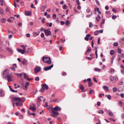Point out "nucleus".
I'll use <instances>...</instances> for the list:
<instances>
[{"label": "nucleus", "mask_w": 124, "mask_h": 124, "mask_svg": "<svg viewBox=\"0 0 124 124\" xmlns=\"http://www.w3.org/2000/svg\"><path fill=\"white\" fill-rule=\"evenodd\" d=\"M23 73L24 74V78L25 79H26L27 78V75H26V74H25V73Z\"/></svg>", "instance_id": "09e8293b"}, {"label": "nucleus", "mask_w": 124, "mask_h": 124, "mask_svg": "<svg viewBox=\"0 0 124 124\" xmlns=\"http://www.w3.org/2000/svg\"><path fill=\"white\" fill-rule=\"evenodd\" d=\"M29 85V83L28 82H26L25 84V87L23 88V89L25 90H26L27 89V88Z\"/></svg>", "instance_id": "9b49d317"}, {"label": "nucleus", "mask_w": 124, "mask_h": 124, "mask_svg": "<svg viewBox=\"0 0 124 124\" xmlns=\"http://www.w3.org/2000/svg\"><path fill=\"white\" fill-rule=\"evenodd\" d=\"M88 85L89 87L91 86L93 84L90 82H88Z\"/></svg>", "instance_id": "f704fd0d"}, {"label": "nucleus", "mask_w": 124, "mask_h": 124, "mask_svg": "<svg viewBox=\"0 0 124 124\" xmlns=\"http://www.w3.org/2000/svg\"><path fill=\"white\" fill-rule=\"evenodd\" d=\"M53 64H52L50 66L45 67L44 68V70L46 71L49 70H50L53 67Z\"/></svg>", "instance_id": "1a4fd4ad"}, {"label": "nucleus", "mask_w": 124, "mask_h": 124, "mask_svg": "<svg viewBox=\"0 0 124 124\" xmlns=\"http://www.w3.org/2000/svg\"><path fill=\"white\" fill-rule=\"evenodd\" d=\"M9 8L8 7L6 9V11L7 12H8L9 11Z\"/></svg>", "instance_id": "69168bd1"}, {"label": "nucleus", "mask_w": 124, "mask_h": 124, "mask_svg": "<svg viewBox=\"0 0 124 124\" xmlns=\"http://www.w3.org/2000/svg\"><path fill=\"white\" fill-rule=\"evenodd\" d=\"M18 25L19 27H21L22 25V23L19 22L18 23Z\"/></svg>", "instance_id": "680f3d73"}, {"label": "nucleus", "mask_w": 124, "mask_h": 124, "mask_svg": "<svg viewBox=\"0 0 124 124\" xmlns=\"http://www.w3.org/2000/svg\"><path fill=\"white\" fill-rule=\"evenodd\" d=\"M41 70L39 66H37L35 68V73L36 74L39 71Z\"/></svg>", "instance_id": "423d86ee"}, {"label": "nucleus", "mask_w": 124, "mask_h": 124, "mask_svg": "<svg viewBox=\"0 0 124 124\" xmlns=\"http://www.w3.org/2000/svg\"><path fill=\"white\" fill-rule=\"evenodd\" d=\"M116 16H112V19H115L116 18Z\"/></svg>", "instance_id": "774afa93"}, {"label": "nucleus", "mask_w": 124, "mask_h": 124, "mask_svg": "<svg viewBox=\"0 0 124 124\" xmlns=\"http://www.w3.org/2000/svg\"><path fill=\"white\" fill-rule=\"evenodd\" d=\"M103 88L107 91H109V89H108V86H103Z\"/></svg>", "instance_id": "6ab92c4d"}, {"label": "nucleus", "mask_w": 124, "mask_h": 124, "mask_svg": "<svg viewBox=\"0 0 124 124\" xmlns=\"http://www.w3.org/2000/svg\"><path fill=\"white\" fill-rule=\"evenodd\" d=\"M76 1L77 4L78 5H79L80 4V3L79 2V0H76Z\"/></svg>", "instance_id": "603ef678"}, {"label": "nucleus", "mask_w": 124, "mask_h": 124, "mask_svg": "<svg viewBox=\"0 0 124 124\" xmlns=\"http://www.w3.org/2000/svg\"><path fill=\"white\" fill-rule=\"evenodd\" d=\"M96 1L97 4L98 6H100V4L99 1L97 0H96Z\"/></svg>", "instance_id": "58836bf2"}, {"label": "nucleus", "mask_w": 124, "mask_h": 124, "mask_svg": "<svg viewBox=\"0 0 124 124\" xmlns=\"http://www.w3.org/2000/svg\"><path fill=\"white\" fill-rule=\"evenodd\" d=\"M44 32L47 36H48L51 34V32L50 31L49 29L47 30H45Z\"/></svg>", "instance_id": "20e7f679"}, {"label": "nucleus", "mask_w": 124, "mask_h": 124, "mask_svg": "<svg viewBox=\"0 0 124 124\" xmlns=\"http://www.w3.org/2000/svg\"><path fill=\"white\" fill-rule=\"evenodd\" d=\"M91 35L90 34H87L85 38V39L86 40L88 41L89 40V37Z\"/></svg>", "instance_id": "2eb2a0df"}, {"label": "nucleus", "mask_w": 124, "mask_h": 124, "mask_svg": "<svg viewBox=\"0 0 124 124\" xmlns=\"http://www.w3.org/2000/svg\"><path fill=\"white\" fill-rule=\"evenodd\" d=\"M31 12L29 11H26L25 12V15L27 16H30L31 15Z\"/></svg>", "instance_id": "a211bd4d"}, {"label": "nucleus", "mask_w": 124, "mask_h": 124, "mask_svg": "<svg viewBox=\"0 0 124 124\" xmlns=\"http://www.w3.org/2000/svg\"><path fill=\"white\" fill-rule=\"evenodd\" d=\"M121 49H117V53L119 54H121Z\"/></svg>", "instance_id": "c9c22d12"}, {"label": "nucleus", "mask_w": 124, "mask_h": 124, "mask_svg": "<svg viewBox=\"0 0 124 124\" xmlns=\"http://www.w3.org/2000/svg\"><path fill=\"white\" fill-rule=\"evenodd\" d=\"M28 113L29 115L30 116L31 115H35V114L34 113H31L29 112V111H28Z\"/></svg>", "instance_id": "e433bc0d"}, {"label": "nucleus", "mask_w": 124, "mask_h": 124, "mask_svg": "<svg viewBox=\"0 0 124 124\" xmlns=\"http://www.w3.org/2000/svg\"><path fill=\"white\" fill-rule=\"evenodd\" d=\"M61 110V108L59 106H56L54 107V110L57 111H60Z\"/></svg>", "instance_id": "9d476101"}, {"label": "nucleus", "mask_w": 124, "mask_h": 124, "mask_svg": "<svg viewBox=\"0 0 124 124\" xmlns=\"http://www.w3.org/2000/svg\"><path fill=\"white\" fill-rule=\"evenodd\" d=\"M16 50L18 52H20L22 54H23L25 53L24 51L23 50L21 49H17Z\"/></svg>", "instance_id": "4468645a"}, {"label": "nucleus", "mask_w": 124, "mask_h": 124, "mask_svg": "<svg viewBox=\"0 0 124 124\" xmlns=\"http://www.w3.org/2000/svg\"><path fill=\"white\" fill-rule=\"evenodd\" d=\"M3 10L0 8V14L1 16H3L4 15V14L3 13Z\"/></svg>", "instance_id": "a878e982"}, {"label": "nucleus", "mask_w": 124, "mask_h": 124, "mask_svg": "<svg viewBox=\"0 0 124 124\" xmlns=\"http://www.w3.org/2000/svg\"><path fill=\"white\" fill-rule=\"evenodd\" d=\"M42 60L44 62L48 64H50L51 63L50 58L49 57H43L42 58Z\"/></svg>", "instance_id": "f03ea898"}, {"label": "nucleus", "mask_w": 124, "mask_h": 124, "mask_svg": "<svg viewBox=\"0 0 124 124\" xmlns=\"http://www.w3.org/2000/svg\"><path fill=\"white\" fill-rule=\"evenodd\" d=\"M53 114H52V116L54 117H55L59 114V113L58 112H55L54 110L52 111Z\"/></svg>", "instance_id": "0eeeda50"}, {"label": "nucleus", "mask_w": 124, "mask_h": 124, "mask_svg": "<svg viewBox=\"0 0 124 124\" xmlns=\"http://www.w3.org/2000/svg\"><path fill=\"white\" fill-rule=\"evenodd\" d=\"M63 8L64 9H66L67 8V6L65 5L63 6Z\"/></svg>", "instance_id": "6e6d98bb"}, {"label": "nucleus", "mask_w": 124, "mask_h": 124, "mask_svg": "<svg viewBox=\"0 0 124 124\" xmlns=\"http://www.w3.org/2000/svg\"><path fill=\"white\" fill-rule=\"evenodd\" d=\"M23 73H22L20 74L16 73V75H17L19 76H21L23 75Z\"/></svg>", "instance_id": "5fc2aeb1"}, {"label": "nucleus", "mask_w": 124, "mask_h": 124, "mask_svg": "<svg viewBox=\"0 0 124 124\" xmlns=\"http://www.w3.org/2000/svg\"><path fill=\"white\" fill-rule=\"evenodd\" d=\"M120 96L123 98H124V94L123 93H121L120 94Z\"/></svg>", "instance_id": "de8ad7c7"}, {"label": "nucleus", "mask_w": 124, "mask_h": 124, "mask_svg": "<svg viewBox=\"0 0 124 124\" xmlns=\"http://www.w3.org/2000/svg\"><path fill=\"white\" fill-rule=\"evenodd\" d=\"M100 104H101V103L100 102L98 101L97 102V105L98 106H99L100 105Z\"/></svg>", "instance_id": "0e129e2a"}, {"label": "nucleus", "mask_w": 124, "mask_h": 124, "mask_svg": "<svg viewBox=\"0 0 124 124\" xmlns=\"http://www.w3.org/2000/svg\"><path fill=\"white\" fill-rule=\"evenodd\" d=\"M109 115L111 117H113L114 116L113 112L111 111L109 112Z\"/></svg>", "instance_id": "5701e85b"}, {"label": "nucleus", "mask_w": 124, "mask_h": 124, "mask_svg": "<svg viewBox=\"0 0 124 124\" xmlns=\"http://www.w3.org/2000/svg\"><path fill=\"white\" fill-rule=\"evenodd\" d=\"M41 37L42 38H43L44 37V35L43 33H42L41 35Z\"/></svg>", "instance_id": "052dcab7"}, {"label": "nucleus", "mask_w": 124, "mask_h": 124, "mask_svg": "<svg viewBox=\"0 0 124 124\" xmlns=\"http://www.w3.org/2000/svg\"><path fill=\"white\" fill-rule=\"evenodd\" d=\"M4 95V93L3 91L0 90V97L3 96Z\"/></svg>", "instance_id": "393cba45"}, {"label": "nucleus", "mask_w": 124, "mask_h": 124, "mask_svg": "<svg viewBox=\"0 0 124 124\" xmlns=\"http://www.w3.org/2000/svg\"><path fill=\"white\" fill-rule=\"evenodd\" d=\"M92 12H91V13L90 15H87L86 16V17L87 18H89L90 17V16L92 14Z\"/></svg>", "instance_id": "79ce46f5"}, {"label": "nucleus", "mask_w": 124, "mask_h": 124, "mask_svg": "<svg viewBox=\"0 0 124 124\" xmlns=\"http://www.w3.org/2000/svg\"><path fill=\"white\" fill-rule=\"evenodd\" d=\"M3 77L5 78L7 77L8 76L10 75H9V70L8 69L5 70L3 72Z\"/></svg>", "instance_id": "7ed1b4c3"}, {"label": "nucleus", "mask_w": 124, "mask_h": 124, "mask_svg": "<svg viewBox=\"0 0 124 124\" xmlns=\"http://www.w3.org/2000/svg\"><path fill=\"white\" fill-rule=\"evenodd\" d=\"M99 30H97L94 32V35H97L99 33Z\"/></svg>", "instance_id": "cd10ccee"}, {"label": "nucleus", "mask_w": 124, "mask_h": 124, "mask_svg": "<svg viewBox=\"0 0 124 124\" xmlns=\"http://www.w3.org/2000/svg\"><path fill=\"white\" fill-rule=\"evenodd\" d=\"M69 21L68 20H67L66 21L65 24L66 25H68L69 24Z\"/></svg>", "instance_id": "49530a36"}, {"label": "nucleus", "mask_w": 124, "mask_h": 124, "mask_svg": "<svg viewBox=\"0 0 124 124\" xmlns=\"http://www.w3.org/2000/svg\"><path fill=\"white\" fill-rule=\"evenodd\" d=\"M118 45V44L117 43H115L113 44V46H116Z\"/></svg>", "instance_id": "13d9d810"}, {"label": "nucleus", "mask_w": 124, "mask_h": 124, "mask_svg": "<svg viewBox=\"0 0 124 124\" xmlns=\"http://www.w3.org/2000/svg\"><path fill=\"white\" fill-rule=\"evenodd\" d=\"M99 113L103 114L104 113V111L103 110H101L99 111Z\"/></svg>", "instance_id": "864d4df0"}, {"label": "nucleus", "mask_w": 124, "mask_h": 124, "mask_svg": "<svg viewBox=\"0 0 124 124\" xmlns=\"http://www.w3.org/2000/svg\"><path fill=\"white\" fill-rule=\"evenodd\" d=\"M46 8V7L44 6H43L41 7V10L42 11H44L45 8Z\"/></svg>", "instance_id": "2f4dec72"}, {"label": "nucleus", "mask_w": 124, "mask_h": 124, "mask_svg": "<svg viewBox=\"0 0 124 124\" xmlns=\"http://www.w3.org/2000/svg\"><path fill=\"white\" fill-rule=\"evenodd\" d=\"M94 70L96 71H101V69L98 68H94Z\"/></svg>", "instance_id": "b1692460"}, {"label": "nucleus", "mask_w": 124, "mask_h": 124, "mask_svg": "<svg viewBox=\"0 0 124 124\" xmlns=\"http://www.w3.org/2000/svg\"><path fill=\"white\" fill-rule=\"evenodd\" d=\"M107 98L109 99L110 100L111 98V96L109 95H108L107 96Z\"/></svg>", "instance_id": "8fccbe9b"}, {"label": "nucleus", "mask_w": 124, "mask_h": 124, "mask_svg": "<svg viewBox=\"0 0 124 124\" xmlns=\"http://www.w3.org/2000/svg\"><path fill=\"white\" fill-rule=\"evenodd\" d=\"M110 80H111V81H115L114 80V77L110 76V77L109 78Z\"/></svg>", "instance_id": "4be33fe9"}, {"label": "nucleus", "mask_w": 124, "mask_h": 124, "mask_svg": "<svg viewBox=\"0 0 124 124\" xmlns=\"http://www.w3.org/2000/svg\"><path fill=\"white\" fill-rule=\"evenodd\" d=\"M6 21L5 19L4 18H2L0 20L1 22V23H3Z\"/></svg>", "instance_id": "c85d7f7f"}, {"label": "nucleus", "mask_w": 124, "mask_h": 124, "mask_svg": "<svg viewBox=\"0 0 124 124\" xmlns=\"http://www.w3.org/2000/svg\"><path fill=\"white\" fill-rule=\"evenodd\" d=\"M16 101L22 102L21 98L19 97H16Z\"/></svg>", "instance_id": "aec40b11"}, {"label": "nucleus", "mask_w": 124, "mask_h": 124, "mask_svg": "<svg viewBox=\"0 0 124 124\" xmlns=\"http://www.w3.org/2000/svg\"><path fill=\"white\" fill-rule=\"evenodd\" d=\"M80 89L81 90H83L84 89V87L83 85H80L79 87Z\"/></svg>", "instance_id": "bb28decb"}, {"label": "nucleus", "mask_w": 124, "mask_h": 124, "mask_svg": "<svg viewBox=\"0 0 124 124\" xmlns=\"http://www.w3.org/2000/svg\"><path fill=\"white\" fill-rule=\"evenodd\" d=\"M105 20L104 19H102V21L100 24V26L101 27H102V24H104V23H105Z\"/></svg>", "instance_id": "412c9836"}, {"label": "nucleus", "mask_w": 124, "mask_h": 124, "mask_svg": "<svg viewBox=\"0 0 124 124\" xmlns=\"http://www.w3.org/2000/svg\"><path fill=\"white\" fill-rule=\"evenodd\" d=\"M91 51V48H89L88 47H87V50L86 51V52H87L88 53L90 52Z\"/></svg>", "instance_id": "72a5a7b5"}, {"label": "nucleus", "mask_w": 124, "mask_h": 124, "mask_svg": "<svg viewBox=\"0 0 124 124\" xmlns=\"http://www.w3.org/2000/svg\"><path fill=\"white\" fill-rule=\"evenodd\" d=\"M35 80L36 81H39V77H36L35 78Z\"/></svg>", "instance_id": "37998d69"}, {"label": "nucleus", "mask_w": 124, "mask_h": 124, "mask_svg": "<svg viewBox=\"0 0 124 124\" xmlns=\"http://www.w3.org/2000/svg\"><path fill=\"white\" fill-rule=\"evenodd\" d=\"M110 54L112 55L114 54V51L113 50H111L110 51Z\"/></svg>", "instance_id": "ea45409f"}, {"label": "nucleus", "mask_w": 124, "mask_h": 124, "mask_svg": "<svg viewBox=\"0 0 124 124\" xmlns=\"http://www.w3.org/2000/svg\"><path fill=\"white\" fill-rule=\"evenodd\" d=\"M93 26V23L92 22H90L89 23V27L90 28H92Z\"/></svg>", "instance_id": "473e14b6"}, {"label": "nucleus", "mask_w": 124, "mask_h": 124, "mask_svg": "<svg viewBox=\"0 0 124 124\" xmlns=\"http://www.w3.org/2000/svg\"><path fill=\"white\" fill-rule=\"evenodd\" d=\"M39 32H34L33 33V36L34 37H36V36L38 35L39 34Z\"/></svg>", "instance_id": "f3484780"}, {"label": "nucleus", "mask_w": 124, "mask_h": 124, "mask_svg": "<svg viewBox=\"0 0 124 124\" xmlns=\"http://www.w3.org/2000/svg\"><path fill=\"white\" fill-rule=\"evenodd\" d=\"M10 68L13 70L14 71L15 70V68L14 67H11Z\"/></svg>", "instance_id": "e2e57ef3"}, {"label": "nucleus", "mask_w": 124, "mask_h": 124, "mask_svg": "<svg viewBox=\"0 0 124 124\" xmlns=\"http://www.w3.org/2000/svg\"><path fill=\"white\" fill-rule=\"evenodd\" d=\"M7 50L8 51H9L10 52H12V50L11 49H10L9 48H7Z\"/></svg>", "instance_id": "a18cd8bd"}, {"label": "nucleus", "mask_w": 124, "mask_h": 124, "mask_svg": "<svg viewBox=\"0 0 124 124\" xmlns=\"http://www.w3.org/2000/svg\"><path fill=\"white\" fill-rule=\"evenodd\" d=\"M22 63L24 65H26L28 64V62L25 59H23L22 61Z\"/></svg>", "instance_id": "f8f14e48"}, {"label": "nucleus", "mask_w": 124, "mask_h": 124, "mask_svg": "<svg viewBox=\"0 0 124 124\" xmlns=\"http://www.w3.org/2000/svg\"><path fill=\"white\" fill-rule=\"evenodd\" d=\"M118 80V77H117L115 76L114 77V80L116 81Z\"/></svg>", "instance_id": "4d7b16f0"}, {"label": "nucleus", "mask_w": 124, "mask_h": 124, "mask_svg": "<svg viewBox=\"0 0 124 124\" xmlns=\"http://www.w3.org/2000/svg\"><path fill=\"white\" fill-rule=\"evenodd\" d=\"M118 104H120V106H121L123 104V102L122 101H119V102H118Z\"/></svg>", "instance_id": "4c0bfd02"}, {"label": "nucleus", "mask_w": 124, "mask_h": 124, "mask_svg": "<svg viewBox=\"0 0 124 124\" xmlns=\"http://www.w3.org/2000/svg\"><path fill=\"white\" fill-rule=\"evenodd\" d=\"M93 91L92 89H91L89 93V94H91L93 93Z\"/></svg>", "instance_id": "3c124183"}, {"label": "nucleus", "mask_w": 124, "mask_h": 124, "mask_svg": "<svg viewBox=\"0 0 124 124\" xmlns=\"http://www.w3.org/2000/svg\"><path fill=\"white\" fill-rule=\"evenodd\" d=\"M21 102L19 101L18 102H16V106H21L23 104Z\"/></svg>", "instance_id": "dca6fc26"}, {"label": "nucleus", "mask_w": 124, "mask_h": 124, "mask_svg": "<svg viewBox=\"0 0 124 124\" xmlns=\"http://www.w3.org/2000/svg\"><path fill=\"white\" fill-rule=\"evenodd\" d=\"M6 78H7V80L8 82L11 81L12 80V78L10 75Z\"/></svg>", "instance_id": "ddd939ff"}, {"label": "nucleus", "mask_w": 124, "mask_h": 124, "mask_svg": "<svg viewBox=\"0 0 124 124\" xmlns=\"http://www.w3.org/2000/svg\"><path fill=\"white\" fill-rule=\"evenodd\" d=\"M114 69H111V70L110 73L112 74L114 72Z\"/></svg>", "instance_id": "c03bdc74"}, {"label": "nucleus", "mask_w": 124, "mask_h": 124, "mask_svg": "<svg viewBox=\"0 0 124 124\" xmlns=\"http://www.w3.org/2000/svg\"><path fill=\"white\" fill-rule=\"evenodd\" d=\"M61 42L63 43L65 42V39L63 40L62 39H61Z\"/></svg>", "instance_id": "338daca9"}, {"label": "nucleus", "mask_w": 124, "mask_h": 124, "mask_svg": "<svg viewBox=\"0 0 124 124\" xmlns=\"http://www.w3.org/2000/svg\"><path fill=\"white\" fill-rule=\"evenodd\" d=\"M53 19L54 20H55L56 18V15L55 14H53Z\"/></svg>", "instance_id": "c756f323"}, {"label": "nucleus", "mask_w": 124, "mask_h": 124, "mask_svg": "<svg viewBox=\"0 0 124 124\" xmlns=\"http://www.w3.org/2000/svg\"><path fill=\"white\" fill-rule=\"evenodd\" d=\"M29 109L33 112L35 111L36 110V108L33 104H32L30 105Z\"/></svg>", "instance_id": "39448f33"}, {"label": "nucleus", "mask_w": 124, "mask_h": 124, "mask_svg": "<svg viewBox=\"0 0 124 124\" xmlns=\"http://www.w3.org/2000/svg\"><path fill=\"white\" fill-rule=\"evenodd\" d=\"M45 18H43L42 19V22L43 23H45Z\"/></svg>", "instance_id": "a19ab883"}, {"label": "nucleus", "mask_w": 124, "mask_h": 124, "mask_svg": "<svg viewBox=\"0 0 124 124\" xmlns=\"http://www.w3.org/2000/svg\"><path fill=\"white\" fill-rule=\"evenodd\" d=\"M12 101H16V96L14 95H12L9 97Z\"/></svg>", "instance_id": "6e6552de"}, {"label": "nucleus", "mask_w": 124, "mask_h": 124, "mask_svg": "<svg viewBox=\"0 0 124 124\" xmlns=\"http://www.w3.org/2000/svg\"><path fill=\"white\" fill-rule=\"evenodd\" d=\"M112 90L114 92H115L117 91V88L116 87H113L112 89Z\"/></svg>", "instance_id": "7c9ffc66"}, {"label": "nucleus", "mask_w": 124, "mask_h": 124, "mask_svg": "<svg viewBox=\"0 0 124 124\" xmlns=\"http://www.w3.org/2000/svg\"><path fill=\"white\" fill-rule=\"evenodd\" d=\"M60 22L61 23V24L62 25H63L65 24V22L64 21H61Z\"/></svg>", "instance_id": "bf43d9fd"}, {"label": "nucleus", "mask_w": 124, "mask_h": 124, "mask_svg": "<svg viewBox=\"0 0 124 124\" xmlns=\"http://www.w3.org/2000/svg\"><path fill=\"white\" fill-rule=\"evenodd\" d=\"M41 86L42 87L39 90L40 92H43L45 89L47 90L48 89V85L46 84H42Z\"/></svg>", "instance_id": "f257e3e1"}]
</instances>
